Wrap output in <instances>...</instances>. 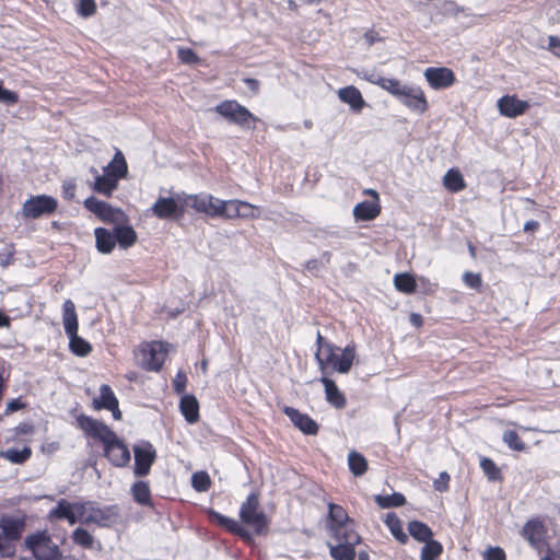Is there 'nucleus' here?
Here are the masks:
<instances>
[{"label": "nucleus", "mask_w": 560, "mask_h": 560, "mask_svg": "<svg viewBox=\"0 0 560 560\" xmlns=\"http://www.w3.org/2000/svg\"><path fill=\"white\" fill-rule=\"evenodd\" d=\"M19 102V95L10 90H7L3 85V81L0 80V103L11 106Z\"/></svg>", "instance_id": "obj_48"}, {"label": "nucleus", "mask_w": 560, "mask_h": 560, "mask_svg": "<svg viewBox=\"0 0 560 560\" xmlns=\"http://www.w3.org/2000/svg\"><path fill=\"white\" fill-rule=\"evenodd\" d=\"M58 207V201L51 196H37V217L44 213H52Z\"/></svg>", "instance_id": "obj_41"}, {"label": "nucleus", "mask_w": 560, "mask_h": 560, "mask_svg": "<svg viewBox=\"0 0 560 560\" xmlns=\"http://www.w3.org/2000/svg\"><path fill=\"white\" fill-rule=\"evenodd\" d=\"M208 515H209V518H210L211 522L217 523L221 527H223V525H224V523L226 522V518H228L226 516H224L221 513H219L217 511H213V510H209Z\"/></svg>", "instance_id": "obj_60"}, {"label": "nucleus", "mask_w": 560, "mask_h": 560, "mask_svg": "<svg viewBox=\"0 0 560 560\" xmlns=\"http://www.w3.org/2000/svg\"><path fill=\"white\" fill-rule=\"evenodd\" d=\"M77 192V184L74 179H66L62 182L61 196L63 199L71 201L74 199Z\"/></svg>", "instance_id": "obj_51"}, {"label": "nucleus", "mask_w": 560, "mask_h": 560, "mask_svg": "<svg viewBox=\"0 0 560 560\" xmlns=\"http://www.w3.org/2000/svg\"><path fill=\"white\" fill-rule=\"evenodd\" d=\"M365 79L381 89L387 91L389 94L395 96L397 100L402 94H405V90L407 88V84H402L398 79L394 78H385L378 74H369L365 77Z\"/></svg>", "instance_id": "obj_21"}, {"label": "nucleus", "mask_w": 560, "mask_h": 560, "mask_svg": "<svg viewBox=\"0 0 560 560\" xmlns=\"http://www.w3.org/2000/svg\"><path fill=\"white\" fill-rule=\"evenodd\" d=\"M450 475L446 471H442L433 482V487L436 491L444 492L448 489Z\"/></svg>", "instance_id": "obj_54"}, {"label": "nucleus", "mask_w": 560, "mask_h": 560, "mask_svg": "<svg viewBox=\"0 0 560 560\" xmlns=\"http://www.w3.org/2000/svg\"><path fill=\"white\" fill-rule=\"evenodd\" d=\"M548 49L558 58H560V38L555 35L548 37Z\"/></svg>", "instance_id": "obj_57"}, {"label": "nucleus", "mask_w": 560, "mask_h": 560, "mask_svg": "<svg viewBox=\"0 0 560 560\" xmlns=\"http://www.w3.org/2000/svg\"><path fill=\"white\" fill-rule=\"evenodd\" d=\"M540 560H560V553L548 550L547 553L540 557Z\"/></svg>", "instance_id": "obj_64"}, {"label": "nucleus", "mask_w": 560, "mask_h": 560, "mask_svg": "<svg viewBox=\"0 0 560 560\" xmlns=\"http://www.w3.org/2000/svg\"><path fill=\"white\" fill-rule=\"evenodd\" d=\"M429 86L433 90H444L456 83V75L447 67H429L423 73Z\"/></svg>", "instance_id": "obj_13"}, {"label": "nucleus", "mask_w": 560, "mask_h": 560, "mask_svg": "<svg viewBox=\"0 0 560 560\" xmlns=\"http://www.w3.org/2000/svg\"><path fill=\"white\" fill-rule=\"evenodd\" d=\"M97 7L95 0H80L77 12L82 18H90L96 13Z\"/></svg>", "instance_id": "obj_46"}, {"label": "nucleus", "mask_w": 560, "mask_h": 560, "mask_svg": "<svg viewBox=\"0 0 560 560\" xmlns=\"http://www.w3.org/2000/svg\"><path fill=\"white\" fill-rule=\"evenodd\" d=\"M522 535L539 555L544 556V551L547 553L550 550L546 540V528L541 522L528 521L522 529Z\"/></svg>", "instance_id": "obj_12"}, {"label": "nucleus", "mask_w": 560, "mask_h": 560, "mask_svg": "<svg viewBox=\"0 0 560 560\" xmlns=\"http://www.w3.org/2000/svg\"><path fill=\"white\" fill-rule=\"evenodd\" d=\"M37 560H63L56 544H52L45 533L37 532Z\"/></svg>", "instance_id": "obj_22"}, {"label": "nucleus", "mask_w": 560, "mask_h": 560, "mask_svg": "<svg viewBox=\"0 0 560 560\" xmlns=\"http://www.w3.org/2000/svg\"><path fill=\"white\" fill-rule=\"evenodd\" d=\"M59 447H60L59 442L52 441V442L43 443L40 450L44 454L51 455L55 452H57L59 450Z\"/></svg>", "instance_id": "obj_58"}, {"label": "nucleus", "mask_w": 560, "mask_h": 560, "mask_svg": "<svg viewBox=\"0 0 560 560\" xmlns=\"http://www.w3.org/2000/svg\"><path fill=\"white\" fill-rule=\"evenodd\" d=\"M151 209L158 219H180L185 214L184 198L179 195H176V197H159Z\"/></svg>", "instance_id": "obj_9"}, {"label": "nucleus", "mask_w": 560, "mask_h": 560, "mask_svg": "<svg viewBox=\"0 0 560 560\" xmlns=\"http://www.w3.org/2000/svg\"><path fill=\"white\" fill-rule=\"evenodd\" d=\"M142 350H168V343L164 341H152L145 343V348H143Z\"/></svg>", "instance_id": "obj_61"}, {"label": "nucleus", "mask_w": 560, "mask_h": 560, "mask_svg": "<svg viewBox=\"0 0 560 560\" xmlns=\"http://www.w3.org/2000/svg\"><path fill=\"white\" fill-rule=\"evenodd\" d=\"M329 529L332 536H340L353 529V522L349 518L345 509L338 504L329 503Z\"/></svg>", "instance_id": "obj_14"}, {"label": "nucleus", "mask_w": 560, "mask_h": 560, "mask_svg": "<svg viewBox=\"0 0 560 560\" xmlns=\"http://www.w3.org/2000/svg\"><path fill=\"white\" fill-rule=\"evenodd\" d=\"M349 469L354 476H362L368 469L366 459L358 452H350L348 455Z\"/></svg>", "instance_id": "obj_39"}, {"label": "nucleus", "mask_w": 560, "mask_h": 560, "mask_svg": "<svg viewBox=\"0 0 560 560\" xmlns=\"http://www.w3.org/2000/svg\"><path fill=\"white\" fill-rule=\"evenodd\" d=\"M341 102L350 105L354 112H361L365 105L364 98L359 89L353 85L342 88L338 91Z\"/></svg>", "instance_id": "obj_26"}, {"label": "nucleus", "mask_w": 560, "mask_h": 560, "mask_svg": "<svg viewBox=\"0 0 560 560\" xmlns=\"http://www.w3.org/2000/svg\"><path fill=\"white\" fill-rule=\"evenodd\" d=\"M497 106L502 116L516 118L524 115L530 105L527 101L520 100L516 94H508L498 100Z\"/></svg>", "instance_id": "obj_15"}, {"label": "nucleus", "mask_w": 560, "mask_h": 560, "mask_svg": "<svg viewBox=\"0 0 560 560\" xmlns=\"http://www.w3.org/2000/svg\"><path fill=\"white\" fill-rule=\"evenodd\" d=\"M23 211L26 217L35 218V197H31L26 200Z\"/></svg>", "instance_id": "obj_59"}, {"label": "nucleus", "mask_w": 560, "mask_h": 560, "mask_svg": "<svg viewBox=\"0 0 560 560\" xmlns=\"http://www.w3.org/2000/svg\"><path fill=\"white\" fill-rule=\"evenodd\" d=\"M104 173L119 182L127 177L128 164L124 153L117 149L112 161L104 167Z\"/></svg>", "instance_id": "obj_24"}, {"label": "nucleus", "mask_w": 560, "mask_h": 560, "mask_svg": "<svg viewBox=\"0 0 560 560\" xmlns=\"http://www.w3.org/2000/svg\"><path fill=\"white\" fill-rule=\"evenodd\" d=\"M394 284L397 291L405 294H413L417 290V281L413 275L408 272L397 273L394 277Z\"/></svg>", "instance_id": "obj_33"}, {"label": "nucleus", "mask_w": 560, "mask_h": 560, "mask_svg": "<svg viewBox=\"0 0 560 560\" xmlns=\"http://www.w3.org/2000/svg\"><path fill=\"white\" fill-rule=\"evenodd\" d=\"M179 410L188 423L199 420V404L194 395H184L179 401Z\"/></svg>", "instance_id": "obj_27"}, {"label": "nucleus", "mask_w": 560, "mask_h": 560, "mask_svg": "<svg viewBox=\"0 0 560 560\" xmlns=\"http://www.w3.org/2000/svg\"><path fill=\"white\" fill-rule=\"evenodd\" d=\"M0 537L4 550L3 557H9L13 553L12 547L9 545L12 540H18L24 530L25 521L22 516H3L0 521Z\"/></svg>", "instance_id": "obj_8"}, {"label": "nucleus", "mask_w": 560, "mask_h": 560, "mask_svg": "<svg viewBox=\"0 0 560 560\" xmlns=\"http://www.w3.org/2000/svg\"><path fill=\"white\" fill-rule=\"evenodd\" d=\"M187 377L184 373L178 372L173 380V388L177 394H183L186 389Z\"/></svg>", "instance_id": "obj_55"}, {"label": "nucleus", "mask_w": 560, "mask_h": 560, "mask_svg": "<svg viewBox=\"0 0 560 560\" xmlns=\"http://www.w3.org/2000/svg\"><path fill=\"white\" fill-rule=\"evenodd\" d=\"M464 283L471 289L480 290L482 285V279L479 273H475L471 271H466L463 275Z\"/></svg>", "instance_id": "obj_52"}, {"label": "nucleus", "mask_w": 560, "mask_h": 560, "mask_svg": "<svg viewBox=\"0 0 560 560\" xmlns=\"http://www.w3.org/2000/svg\"><path fill=\"white\" fill-rule=\"evenodd\" d=\"M385 524L393 536L401 544L407 542L408 536L402 529L401 522L395 513H388L385 517Z\"/></svg>", "instance_id": "obj_36"}, {"label": "nucleus", "mask_w": 560, "mask_h": 560, "mask_svg": "<svg viewBox=\"0 0 560 560\" xmlns=\"http://www.w3.org/2000/svg\"><path fill=\"white\" fill-rule=\"evenodd\" d=\"M178 59L186 65H195L199 62L198 55L191 48L180 47L177 51Z\"/></svg>", "instance_id": "obj_49"}, {"label": "nucleus", "mask_w": 560, "mask_h": 560, "mask_svg": "<svg viewBox=\"0 0 560 560\" xmlns=\"http://www.w3.org/2000/svg\"><path fill=\"white\" fill-rule=\"evenodd\" d=\"M217 114L242 129L254 130L258 118L235 100H225L214 107Z\"/></svg>", "instance_id": "obj_4"}, {"label": "nucleus", "mask_w": 560, "mask_h": 560, "mask_svg": "<svg viewBox=\"0 0 560 560\" xmlns=\"http://www.w3.org/2000/svg\"><path fill=\"white\" fill-rule=\"evenodd\" d=\"M77 523L84 525H97L106 527L118 516L117 506L109 505L101 508L94 501H77Z\"/></svg>", "instance_id": "obj_3"}, {"label": "nucleus", "mask_w": 560, "mask_h": 560, "mask_svg": "<svg viewBox=\"0 0 560 560\" xmlns=\"http://www.w3.org/2000/svg\"><path fill=\"white\" fill-rule=\"evenodd\" d=\"M136 476L144 477L150 472L156 458L154 446L148 441H141L133 446Z\"/></svg>", "instance_id": "obj_11"}, {"label": "nucleus", "mask_w": 560, "mask_h": 560, "mask_svg": "<svg viewBox=\"0 0 560 560\" xmlns=\"http://www.w3.org/2000/svg\"><path fill=\"white\" fill-rule=\"evenodd\" d=\"M382 211L380 202L361 201L353 208V217L355 221H372L376 219Z\"/></svg>", "instance_id": "obj_25"}, {"label": "nucleus", "mask_w": 560, "mask_h": 560, "mask_svg": "<svg viewBox=\"0 0 560 560\" xmlns=\"http://www.w3.org/2000/svg\"><path fill=\"white\" fill-rule=\"evenodd\" d=\"M208 206V217L211 218H222L228 220L230 200H221L217 197L211 196V202Z\"/></svg>", "instance_id": "obj_37"}, {"label": "nucleus", "mask_w": 560, "mask_h": 560, "mask_svg": "<svg viewBox=\"0 0 560 560\" xmlns=\"http://www.w3.org/2000/svg\"><path fill=\"white\" fill-rule=\"evenodd\" d=\"M72 540L74 541V544H77L83 548H86V549L93 548V542H94L93 536L86 529H84L82 527H78L73 530Z\"/></svg>", "instance_id": "obj_42"}, {"label": "nucleus", "mask_w": 560, "mask_h": 560, "mask_svg": "<svg viewBox=\"0 0 560 560\" xmlns=\"http://www.w3.org/2000/svg\"><path fill=\"white\" fill-rule=\"evenodd\" d=\"M223 527L230 533L237 534L245 539H250V534L233 518L228 517Z\"/></svg>", "instance_id": "obj_50"}, {"label": "nucleus", "mask_w": 560, "mask_h": 560, "mask_svg": "<svg viewBox=\"0 0 560 560\" xmlns=\"http://www.w3.org/2000/svg\"><path fill=\"white\" fill-rule=\"evenodd\" d=\"M261 209L248 201L240 199H230V208L228 220L250 219L255 220L260 217Z\"/></svg>", "instance_id": "obj_18"}, {"label": "nucleus", "mask_w": 560, "mask_h": 560, "mask_svg": "<svg viewBox=\"0 0 560 560\" xmlns=\"http://www.w3.org/2000/svg\"><path fill=\"white\" fill-rule=\"evenodd\" d=\"M540 224L538 221L529 220L524 224L525 232H536L539 229Z\"/></svg>", "instance_id": "obj_63"}, {"label": "nucleus", "mask_w": 560, "mask_h": 560, "mask_svg": "<svg viewBox=\"0 0 560 560\" xmlns=\"http://www.w3.org/2000/svg\"><path fill=\"white\" fill-rule=\"evenodd\" d=\"M83 206L105 223L116 224L127 220L121 209L114 208L108 202L98 200L93 196L86 198Z\"/></svg>", "instance_id": "obj_7"}, {"label": "nucleus", "mask_w": 560, "mask_h": 560, "mask_svg": "<svg viewBox=\"0 0 560 560\" xmlns=\"http://www.w3.org/2000/svg\"><path fill=\"white\" fill-rule=\"evenodd\" d=\"M210 477L205 471H197L191 476V486L196 491H207L210 487Z\"/></svg>", "instance_id": "obj_44"}, {"label": "nucleus", "mask_w": 560, "mask_h": 560, "mask_svg": "<svg viewBox=\"0 0 560 560\" xmlns=\"http://www.w3.org/2000/svg\"><path fill=\"white\" fill-rule=\"evenodd\" d=\"M480 467L490 480H495L499 478L500 471L492 459L488 457L481 458Z\"/></svg>", "instance_id": "obj_47"}, {"label": "nucleus", "mask_w": 560, "mask_h": 560, "mask_svg": "<svg viewBox=\"0 0 560 560\" xmlns=\"http://www.w3.org/2000/svg\"><path fill=\"white\" fill-rule=\"evenodd\" d=\"M77 424L88 435L103 443L105 456L114 466L126 467L129 464V448L106 424L85 415L77 417Z\"/></svg>", "instance_id": "obj_1"}, {"label": "nucleus", "mask_w": 560, "mask_h": 560, "mask_svg": "<svg viewBox=\"0 0 560 560\" xmlns=\"http://www.w3.org/2000/svg\"><path fill=\"white\" fill-rule=\"evenodd\" d=\"M336 545L329 544L330 556L335 560H353L355 556L354 546L361 540L357 532H349L340 536H332Z\"/></svg>", "instance_id": "obj_10"}, {"label": "nucleus", "mask_w": 560, "mask_h": 560, "mask_svg": "<svg viewBox=\"0 0 560 560\" xmlns=\"http://www.w3.org/2000/svg\"><path fill=\"white\" fill-rule=\"evenodd\" d=\"M77 501L70 502L66 499H60L56 506H54L47 514V518L50 522L66 520L70 525L77 524L75 518Z\"/></svg>", "instance_id": "obj_19"}, {"label": "nucleus", "mask_w": 560, "mask_h": 560, "mask_svg": "<svg viewBox=\"0 0 560 560\" xmlns=\"http://www.w3.org/2000/svg\"><path fill=\"white\" fill-rule=\"evenodd\" d=\"M443 186L450 192H459L466 188V182L457 168H450L443 177Z\"/></svg>", "instance_id": "obj_30"}, {"label": "nucleus", "mask_w": 560, "mask_h": 560, "mask_svg": "<svg viewBox=\"0 0 560 560\" xmlns=\"http://www.w3.org/2000/svg\"><path fill=\"white\" fill-rule=\"evenodd\" d=\"M166 352H136L137 364L150 372H159L165 361Z\"/></svg>", "instance_id": "obj_23"}, {"label": "nucleus", "mask_w": 560, "mask_h": 560, "mask_svg": "<svg viewBox=\"0 0 560 560\" xmlns=\"http://www.w3.org/2000/svg\"><path fill=\"white\" fill-rule=\"evenodd\" d=\"M133 500L141 505H151V491L147 481H137L131 487Z\"/></svg>", "instance_id": "obj_34"}, {"label": "nucleus", "mask_w": 560, "mask_h": 560, "mask_svg": "<svg viewBox=\"0 0 560 560\" xmlns=\"http://www.w3.org/2000/svg\"><path fill=\"white\" fill-rule=\"evenodd\" d=\"M92 406L95 410L106 409L112 411L115 420L121 419V412L118 407V399L109 385L100 386V396L93 399Z\"/></svg>", "instance_id": "obj_17"}, {"label": "nucleus", "mask_w": 560, "mask_h": 560, "mask_svg": "<svg viewBox=\"0 0 560 560\" xmlns=\"http://www.w3.org/2000/svg\"><path fill=\"white\" fill-rule=\"evenodd\" d=\"M95 247L98 253L108 255L113 253L116 244L120 248L127 249L133 246L138 236L131 225L116 223L113 230L106 228L94 229Z\"/></svg>", "instance_id": "obj_2"}, {"label": "nucleus", "mask_w": 560, "mask_h": 560, "mask_svg": "<svg viewBox=\"0 0 560 560\" xmlns=\"http://www.w3.org/2000/svg\"><path fill=\"white\" fill-rule=\"evenodd\" d=\"M485 560H505V553L499 547H494V548L491 547L488 549V551L485 556Z\"/></svg>", "instance_id": "obj_56"}, {"label": "nucleus", "mask_w": 560, "mask_h": 560, "mask_svg": "<svg viewBox=\"0 0 560 560\" xmlns=\"http://www.w3.org/2000/svg\"><path fill=\"white\" fill-rule=\"evenodd\" d=\"M62 320L67 335H74L78 332L79 323L75 306L72 301L67 300L62 307Z\"/></svg>", "instance_id": "obj_28"}, {"label": "nucleus", "mask_w": 560, "mask_h": 560, "mask_svg": "<svg viewBox=\"0 0 560 560\" xmlns=\"http://www.w3.org/2000/svg\"><path fill=\"white\" fill-rule=\"evenodd\" d=\"M315 358L324 374L347 373L354 362L355 352H315Z\"/></svg>", "instance_id": "obj_6"}, {"label": "nucleus", "mask_w": 560, "mask_h": 560, "mask_svg": "<svg viewBox=\"0 0 560 560\" xmlns=\"http://www.w3.org/2000/svg\"><path fill=\"white\" fill-rule=\"evenodd\" d=\"M69 337V347L70 350H91V346L88 341L80 338L78 332L74 335H67Z\"/></svg>", "instance_id": "obj_53"}, {"label": "nucleus", "mask_w": 560, "mask_h": 560, "mask_svg": "<svg viewBox=\"0 0 560 560\" xmlns=\"http://www.w3.org/2000/svg\"><path fill=\"white\" fill-rule=\"evenodd\" d=\"M118 183L115 178L104 173L95 177L93 190L105 197H112L113 192L118 188Z\"/></svg>", "instance_id": "obj_31"}, {"label": "nucleus", "mask_w": 560, "mask_h": 560, "mask_svg": "<svg viewBox=\"0 0 560 560\" xmlns=\"http://www.w3.org/2000/svg\"><path fill=\"white\" fill-rule=\"evenodd\" d=\"M503 441H504V443L508 444V446L511 450L521 452L525 448V444L522 442L518 434L513 430L504 432Z\"/></svg>", "instance_id": "obj_45"}, {"label": "nucleus", "mask_w": 560, "mask_h": 560, "mask_svg": "<svg viewBox=\"0 0 560 560\" xmlns=\"http://www.w3.org/2000/svg\"><path fill=\"white\" fill-rule=\"evenodd\" d=\"M408 532L409 534L417 540L427 542L429 540H432V530L431 528L419 521H412L408 524Z\"/></svg>", "instance_id": "obj_35"}, {"label": "nucleus", "mask_w": 560, "mask_h": 560, "mask_svg": "<svg viewBox=\"0 0 560 560\" xmlns=\"http://www.w3.org/2000/svg\"><path fill=\"white\" fill-rule=\"evenodd\" d=\"M259 499L256 493H250L242 503L240 518L247 526L252 527L257 535H262L268 528V518L262 511H259Z\"/></svg>", "instance_id": "obj_5"}, {"label": "nucleus", "mask_w": 560, "mask_h": 560, "mask_svg": "<svg viewBox=\"0 0 560 560\" xmlns=\"http://www.w3.org/2000/svg\"><path fill=\"white\" fill-rule=\"evenodd\" d=\"M23 407H24V405L22 404V401L20 399H13L10 402H8L4 413L8 415L11 412H14L16 410L22 409Z\"/></svg>", "instance_id": "obj_62"}, {"label": "nucleus", "mask_w": 560, "mask_h": 560, "mask_svg": "<svg viewBox=\"0 0 560 560\" xmlns=\"http://www.w3.org/2000/svg\"><path fill=\"white\" fill-rule=\"evenodd\" d=\"M320 381L325 387L327 401L338 409L343 408L347 401L336 383L328 377H323Z\"/></svg>", "instance_id": "obj_29"}, {"label": "nucleus", "mask_w": 560, "mask_h": 560, "mask_svg": "<svg viewBox=\"0 0 560 560\" xmlns=\"http://www.w3.org/2000/svg\"><path fill=\"white\" fill-rule=\"evenodd\" d=\"M398 100L411 112L423 114L429 108L427 95L420 86L407 85L405 94Z\"/></svg>", "instance_id": "obj_16"}, {"label": "nucleus", "mask_w": 560, "mask_h": 560, "mask_svg": "<svg viewBox=\"0 0 560 560\" xmlns=\"http://www.w3.org/2000/svg\"><path fill=\"white\" fill-rule=\"evenodd\" d=\"M32 455L31 447H23L22 450L9 448L4 452V457L10 462L20 464L25 462Z\"/></svg>", "instance_id": "obj_43"}, {"label": "nucleus", "mask_w": 560, "mask_h": 560, "mask_svg": "<svg viewBox=\"0 0 560 560\" xmlns=\"http://www.w3.org/2000/svg\"><path fill=\"white\" fill-rule=\"evenodd\" d=\"M283 412L303 433L315 435L318 432V424L310 416L288 406L283 407Z\"/></svg>", "instance_id": "obj_20"}, {"label": "nucleus", "mask_w": 560, "mask_h": 560, "mask_svg": "<svg viewBox=\"0 0 560 560\" xmlns=\"http://www.w3.org/2000/svg\"><path fill=\"white\" fill-rule=\"evenodd\" d=\"M210 194H195V195H186L184 197V203L187 207H190L196 212L208 214V206L211 202Z\"/></svg>", "instance_id": "obj_32"}, {"label": "nucleus", "mask_w": 560, "mask_h": 560, "mask_svg": "<svg viewBox=\"0 0 560 560\" xmlns=\"http://www.w3.org/2000/svg\"><path fill=\"white\" fill-rule=\"evenodd\" d=\"M443 552V546L438 540L424 542L421 550V560H436Z\"/></svg>", "instance_id": "obj_40"}, {"label": "nucleus", "mask_w": 560, "mask_h": 560, "mask_svg": "<svg viewBox=\"0 0 560 560\" xmlns=\"http://www.w3.org/2000/svg\"><path fill=\"white\" fill-rule=\"evenodd\" d=\"M376 504L382 509L397 508L405 504L406 499L401 493L395 492L392 494H377L374 498Z\"/></svg>", "instance_id": "obj_38"}]
</instances>
